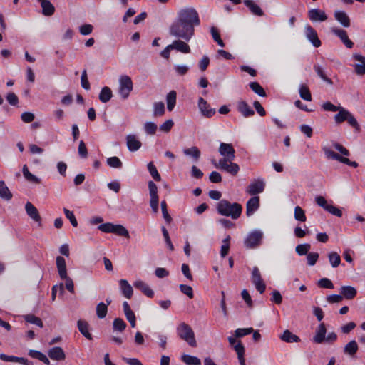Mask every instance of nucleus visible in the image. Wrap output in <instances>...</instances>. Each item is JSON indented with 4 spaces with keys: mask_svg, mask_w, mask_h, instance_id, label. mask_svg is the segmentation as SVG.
Instances as JSON below:
<instances>
[{
    "mask_svg": "<svg viewBox=\"0 0 365 365\" xmlns=\"http://www.w3.org/2000/svg\"><path fill=\"white\" fill-rule=\"evenodd\" d=\"M294 218L300 222H305L307 220L304 210L299 206H296L294 208Z\"/></svg>",
    "mask_w": 365,
    "mask_h": 365,
    "instance_id": "864d4df0",
    "label": "nucleus"
},
{
    "mask_svg": "<svg viewBox=\"0 0 365 365\" xmlns=\"http://www.w3.org/2000/svg\"><path fill=\"white\" fill-rule=\"evenodd\" d=\"M314 71L316 72L317 75L325 83L329 85H332V80L328 76L326 67L324 65H321L318 63H314L313 66Z\"/></svg>",
    "mask_w": 365,
    "mask_h": 365,
    "instance_id": "a211bd4d",
    "label": "nucleus"
},
{
    "mask_svg": "<svg viewBox=\"0 0 365 365\" xmlns=\"http://www.w3.org/2000/svg\"><path fill=\"white\" fill-rule=\"evenodd\" d=\"M185 155L192 157L195 161H197L200 157L201 153L199 148L196 146H192L190 148H187L183 150Z\"/></svg>",
    "mask_w": 365,
    "mask_h": 365,
    "instance_id": "79ce46f5",
    "label": "nucleus"
},
{
    "mask_svg": "<svg viewBox=\"0 0 365 365\" xmlns=\"http://www.w3.org/2000/svg\"><path fill=\"white\" fill-rule=\"evenodd\" d=\"M259 207V197L258 196H254L251 197L246 204V215L250 217L254 214V212Z\"/></svg>",
    "mask_w": 365,
    "mask_h": 365,
    "instance_id": "6ab92c4d",
    "label": "nucleus"
},
{
    "mask_svg": "<svg viewBox=\"0 0 365 365\" xmlns=\"http://www.w3.org/2000/svg\"><path fill=\"white\" fill-rule=\"evenodd\" d=\"M253 329L252 327L250 328H238L235 331V336L237 338H241L246 335H248L252 333Z\"/></svg>",
    "mask_w": 365,
    "mask_h": 365,
    "instance_id": "6e6d98bb",
    "label": "nucleus"
},
{
    "mask_svg": "<svg viewBox=\"0 0 365 365\" xmlns=\"http://www.w3.org/2000/svg\"><path fill=\"white\" fill-rule=\"evenodd\" d=\"M319 254L317 252H309L307 255V264L314 266L319 259Z\"/></svg>",
    "mask_w": 365,
    "mask_h": 365,
    "instance_id": "680f3d73",
    "label": "nucleus"
},
{
    "mask_svg": "<svg viewBox=\"0 0 365 365\" xmlns=\"http://www.w3.org/2000/svg\"><path fill=\"white\" fill-rule=\"evenodd\" d=\"M359 349V346L355 340H351L344 348V353L351 356H354Z\"/></svg>",
    "mask_w": 365,
    "mask_h": 365,
    "instance_id": "f704fd0d",
    "label": "nucleus"
},
{
    "mask_svg": "<svg viewBox=\"0 0 365 365\" xmlns=\"http://www.w3.org/2000/svg\"><path fill=\"white\" fill-rule=\"evenodd\" d=\"M149 194H150V205L153 212L157 213L158 212L159 205V197L158 195V187L155 183L150 180L148 183Z\"/></svg>",
    "mask_w": 365,
    "mask_h": 365,
    "instance_id": "1a4fd4ad",
    "label": "nucleus"
},
{
    "mask_svg": "<svg viewBox=\"0 0 365 365\" xmlns=\"http://www.w3.org/2000/svg\"><path fill=\"white\" fill-rule=\"evenodd\" d=\"M133 83L130 76L127 75L120 76L119 78L118 93L123 100L127 99L133 91Z\"/></svg>",
    "mask_w": 365,
    "mask_h": 365,
    "instance_id": "6e6552de",
    "label": "nucleus"
},
{
    "mask_svg": "<svg viewBox=\"0 0 365 365\" xmlns=\"http://www.w3.org/2000/svg\"><path fill=\"white\" fill-rule=\"evenodd\" d=\"M200 24L199 14L192 7L180 9L169 28V34L176 38L190 41L195 35V27Z\"/></svg>",
    "mask_w": 365,
    "mask_h": 365,
    "instance_id": "f257e3e1",
    "label": "nucleus"
},
{
    "mask_svg": "<svg viewBox=\"0 0 365 365\" xmlns=\"http://www.w3.org/2000/svg\"><path fill=\"white\" fill-rule=\"evenodd\" d=\"M42 8V14L46 16H51L55 12V7L50 1L38 0Z\"/></svg>",
    "mask_w": 365,
    "mask_h": 365,
    "instance_id": "bb28decb",
    "label": "nucleus"
},
{
    "mask_svg": "<svg viewBox=\"0 0 365 365\" xmlns=\"http://www.w3.org/2000/svg\"><path fill=\"white\" fill-rule=\"evenodd\" d=\"M77 326L81 334L87 339L92 340L93 336L89 332V324L85 321L80 319L77 322Z\"/></svg>",
    "mask_w": 365,
    "mask_h": 365,
    "instance_id": "cd10ccee",
    "label": "nucleus"
},
{
    "mask_svg": "<svg viewBox=\"0 0 365 365\" xmlns=\"http://www.w3.org/2000/svg\"><path fill=\"white\" fill-rule=\"evenodd\" d=\"M119 286L121 294L127 299H130L133 296V289L131 285L126 279H120Z\"/></svg>",
    "mask_w": 365,
    "mask_h": 365,
    "instance_id": "393cba45",
    "label": "nucleus"
},
{
    "mask_svg": "<svg viewBox=\"0 0 365 365\" xmlns=\"http://www.w3.org/2000/svg\"><path fill=\"white\" fill-rule=\"evenodd\" d=\"M12 196V193L10 192L5 182L0 180V197L6 200H10Z\"/></svg>",
    "mask_w": 365,
    "mask_h": 365,
    "instance_id": "58836bf2",
    "label": "nucleus"
},
{
    "mask_svg": "<svg viewBox=\"0 0 365 365\" xmlns=\"http://www.w3.org/2000/svg\"><path fill=\"white\" fill-rule=\"evenodd\" d=\"M48 356L53 360L60 361L65 358V354L61 347H53L48 351Z\"/></svg>",
    "mask_w": 365,
    "mask_h": 365,
    "instance_id": "473e14b6",
    "label": "nucleus"
},
{
    "mask_svg": "<svg viewBox=\"0 0 365 365\" xmlns=\"http://www.w3.org/2000/svg\"><path fill=\"white\" fill-rule=\"evenodd\" d=\"M218 151L222 158L218 163L212 161L215 168L233 176L237 175L240 171V166L233 162L235 159V150L233 145L231 143H220Z\"/></svg>",
    "mask_w": 365,
    "mask_h": 365,
    "instance_id": "f03ea898",
    "label": "nucleus"
},
{
    "mask_svg": "<svg viewBox=\"0 0 365 365\" xmlns=\"http://www.w3.org/2000/svg\"><path fill=\"white\" fill-rule=\"evenodd\" d=\"M22 172H23V175H24V178L27 180H29L30 182H36V183L39 182L38 178L29 172L26 165H24L23 166Z\"/></svg>",
    "mask_w": 365,
    "mask_h": 365,
    "instance_id": "3c124183",
    "label": "nucleus"
},
{
    "mask_svg": "<svg viewBox=\"0 0 365 365\" xmlns=\"http://www.w3.org/2000/svg\"><path fill=\"white\" fill-rule=\"evenodd\" d=\"M237 111L245 118H250L255 115V111L245 101H239L236 106Z\"/></svg>",
    "mask_w": 365,
    "mask_h": 365,
    "instance_id": "f3484780",
    "label": "nucleus"
},
{
    "mask_svg": "<svg viewBox=\"0 0 365 365\" xmlns=\"http://www.w3.org/2000/svg\"><path fill=\"white\" fill-rule=\"evenodd\" d=\"M177 93L175 91H170L166 96L167 109L172 111L176 105Z\"/></svg>",
    "mask_w": 365,
    "mask_h": 365,
    "instance_id": "72a5a7b5",
    "label": "nucleus"
},
{
    "mask_svg": "<svg viewBox=\"0 0 365 365\" xmlns=\"http://www.w3.org/2000/svg\"><path fill=\"white\" fill-rule=\"evenodd\" d=\"M112 233H114L119 236H123L126 238L130 237L128 230L121 225H113Z\"/></svg>",
    "mask_w": 365,
    "mask_h": 365,
    "instance_id": "37998d69",
    "label": "nucleus"
},
{
    "mask_svg": "<svg viewBox=\"0 0 365 365\" xmlns=\"http://www.w3.org/2000/svg\"><path fill=\"white\" fill-rule=\"evenodd\" d=\"M174 125L173 120L169 119L160 125V130L164 133H168Z\"/></svg>",
    "mask_w": 365,
    "mask_h": 365,
    "instance_id": "69168bd1",
    "label": "nucleus"
},
{
    "mask_svg": "<svg viewBox=\"0 0 365 365\" xmlns=\"http://www.w3.org/2000/svg\"><path fill=\"white\" fill-rule=\"evenodd\" d=\"M187 41H185L182 39L177 38L173 41L172 46L173 50H176L178 52H181L182 53H190L191 52V49L190 46L187 43Z\"/></svg>",
    "mask_w": 365,
    "mask_h": 365,
    "instance_id": "aec40b11",
    "label": "nucleus"
},
{
    "mask_svg": "<svg viewBox=\"0 0 365 365\" xmlns=\"http://www.w3.org/2000/svg\"><path fill=\"white\" fill-rule=\"evenodd\" d=\"M25 210L27 215L34 221L40 222L41 217L39 215L38 210L34 206V205L27 202L25 205Z\"/></svg>",
    "mask_w": 365,
    "mask_h": 365,
    "instance_id": "c85d7f7f",
    "label": "nucleus"
},
{
    "mask_svg": "<svg viewBox=\"0 0 365 365\" xmlns=\"http://www.w3.org/2000/svg\"><path fill=\"white\" fill-rule=\"evenodd\" d=\"M354 58L361 62V64H355L354 69L355 72L358 75H363L365 73V56H363L360 54H354Z\"/></svg>",
    "mask_w": 365,
    "mask_h": 365,
    "instance_id": "2f4dec72",
    "label": "nucleus"
},
{
    "mask_svg": "<svg viewBox=\"0 0 365 365\" xmlns=\"http://www.w3.org/2000/svg\"><path fill=\"white\" fill-rule=\"evenodd\" d=\"M331 31L333 34L340 38L341 42L345 45L346 48H353L354 43L349 38L347 32L345 30L339 28H332Z\"/></svg>",
    "mask_w": 365,
    "mask_h": 365,
    "instance_id": "2eb2a0df",
    "label": "nucleus"
},
{
    "mask_svg": "<svg viewBox=\"0 0 365 365\" xmlns=\"http://www.w3.org/2000/svg\"><path fill=\"white\" fill-rule=\"evenodd\" d=\"M93 26L91 24H86L80 26L79 31L81 35L86 36L92 33Z\"/></svg>",
    "mask_w": 365,
    "mask_h": 365,
    "instance_id": "774afa93",
    "label": "nucleus"
},
{
    "mask_svg": "<svg viewBox=\"0 0 365 365\" xmlns=\"http://www.w3.org/2000/svg\"><path fill=\"white\" fill-rule=\"evenodd\" d=\"M78 153L81 158H86L88 157V150L83 140H81L79 143Z\"/></svg>",
    "mask_w": 365,
    "mask_h": 365,
    "instance_id": "0e129e2a",
    "label": "nucleus"
},
{
    "mask_svg": "<svg viewBox=\"0 0 365 365\" xmlns=\"http://www.w3.org/2000/svg\"><path fill=\"white\" fill-rule=\"evenodd\" d=\"M216 210L220 215L237 220L242 214V207L237 202L231 203L230 201L223 199L217 202Z\"/></svg>",
    "mask_w": 365,
    "mask_h": 365,
    "instance_id": "20e7f679",
    "label": "nucleus"
},
{
    "mask_svg": "<svg viewBox=\"0 0 365 365\" xmlns=\"http://www.w3.org/2000/svg\"><path fill=\"white\" fill-rule=\"evenodd\" d=\"M112 96L111 89L108 86H104L100 92L98 98L102 103H107L111 99Z\"/></svg>",
    "mask_w": 365,
    "mask_h": 365,
    "instance_id": "c9c22d12",
    "label": "nucleus"
},
{
    "mask_svg": "<svg viewBox=\"0 0 365 365\" xmlns=\"http://www.w3.org/2000/svg\"><path fill=\"white\" fill-rule=\"evenodd\" d=\"M250 88L256 94L261 97H265L267 93L262 86L256 81L250 82L249 83Z\"/></svg>",
    "mask_w": 365,
    "mask_h": 365,
    "instance_id": "ea45409f",
    "label": "nucleus"
},
{
    "mask_svg": "<svg viewBox=\"0 0 365 365\" xmlns=\"http://www.w3.org/2000/svg\"><path fill=\"white\" fill-rule=\"evenodd\" d=\"M338 113L334 115V121L337 124H340L344 121L356 130H359V125L353 114L344 107L340 106Z\"/></svg>",
    "mask_w": 365,
    "mask_h": 365,
    "instance_id": "423d86ee",
    "label": "nucleus"
},
{
    "mask_svg": "<svg viewBox=\"0 0 365 365\" xmlns=\"http://www.w3.org/2000/svg\"><path fill=\"white\" fill-rule=\"evenodd\" d=\"M178 336L182 340L187 342L192 347L197 346V341L195 338V333L191 327L185 322H181L176 329Z\"/></svg>",
    "mask_w": 365,
    "mask_h": 365,
    "instance_id": "39448f33",
    "label": "nucleus"
},
{
    "mask_svg": "<svg viewBox=\"0 0 365 365\" xmlns=\"http://www.w3.org/2000/svg\"><path fill=\"white\" fill-rule=\"evenodd\" d=\"M134 287L140 290L145 296L152 298L154 296V292L151 288L142 280H137L134 282Z\"/></svg>",
    "mask_w": 365,
    "mask_h": 365,
    "instance_id": "a878e982",
    "label": "nucleus"
},
{
    "mask_svg": "<svg viewBox=\"0 0 365 365\" xmlns=\"http://www.w3.org/2000/svg\"><path fill=\"white\" fill-rule=\"evenodd\" d=\"M329 261L332 267H337L341 263L340 255L335 252H331L328 255Z\"/></svg>",
    "mask_w": 365,
    "mask_h": 365,
    "instance_id": "49530a36",
    "label": "nucleus"
},
{
    "mask_svg": "<svg viewBox=\"0 0 365 365\" xmlns=\"http://www.w3.org/2000/svg\"><path fill=\"white\" fill-rule=\"evenodd\" d=\"M281 339L287 343L299 342L300 339L297 335L292 333L289 330H285L281 336Z\"/></svg>",
    "mask_w": 365,
    "mask_h": 365,
    "instance_id": "e433bc0d",
    "label": "nucleus"
},
{
    "mask_svg": "<svg viewBox=\"0 0 365 365\" xmlns=\"http://www.w3.org/2000/svg\"><path fill=\"white\" fill-rule=\"evenodd\" d=\"M245 5L250 9L254 15L262 16L264 15L262 9L256 4L253 0H244Z\"/></svg>",
    "mask_w": 365,
    "mask_h": 365,
    "instance_id": "c756f323",
    "label": "nucleus"
},
{
    "mask_svg": "<svg viewBox=\"0 0 365 365\" xmlns=\"http://www.w3.org/2000/svg\"><path fill=\"white\" fill-rule=\"evenodd\" d=\"M56 267L58 273L61 279H66L65 283H60L59 284L54 285L52 287L51 299L55 300L57 293L58 292L59 297H63L64 294V289L68 290V279H67V269L66 260L62 256H58L56 259Z\"/></svg>",
    "mask_w": 365,
    "mask_h": 365,
    "instance_id": "7ed1b4c3",
    "label": "nucleus"
},
{
    "mask_svg": "<svg viewBox=\"0 0 365 365\" xmlns=\"http://www.w3.org/2000/svg\"><path fill=\"white\" fill-rule=\"evenodd\" d=\"M180 291L185 295H187L190 299H192L194 297L193 289L192 288L186 284H180Z\"/></svg>",
    "mask_w": 365,
    "mask_h": 365,
    "instance_id": "e2e57ef3",
    "label": "nucleus"
},
{
    "mask_svg": "<svg viewBox=\"0 0 365 365\" xmlns=\"http://www.w3.org/2000/svg\"><path fill=\"white\" fill-rule=\"evenodd\" d=\"M0 359L4 361L20 363L24 365H34L32 361H29L26 358L9 356L5 354H0Z\"/></svg>",
    "mask_w": 365,
    "mask_h": 365,
    "instance_id": "5701e85b",
    "label": "nucleus"
},
{
    "mask_svg": "<svg viewBox=\"0 0 365 365\" xmlns=\"http://www.w3.org/2000/svg\"><path fill=\"white\" fill-rule=\"evenodd\" d=\"M24 319L26 322H29L30 324H36V326L42 328L43 327L42 320L38 317H36L34 314H26L24 316Z\"/></svg>",
    "mask_w": 365,
    "mask_h": 365,
    "instance_id": "8fccbe9b",
    "label": "nucleus"
},
{
    "mask_svg": "<svg viewBox=\"0 0 365 365\" xmlns=\"http://www.w3.org/2000/svg\"><path fill=\"white\" fill-rule=\"evenodd\" d=\"M160 206L164 220L167 223L170 224L172 221V217L168 212L166 202L165 200L162 201L160 203Z\"/></svg>",
    "mask_w": 365,
    "mask_h": 365,
    "instance_id": "052dcab7",
    "label": "nucleus"
},
{
    "mask_svg": "<svg viewBox=\"0 0 365 365\" xmlns=\"http://www.w3.org/2000/svg\"><path fill=\"white\" fill-rule=\"evenodd\" d=\"M197 106L201 114L205 118H211L216 113L215 109L210 108L209 103L202 97L198 98Z\"/></svg>",
    "mask_w": 365,
    "mask_h": 365,
    "instance_id": "ddd939ff",
    "label": "nucleus"
},
{
    "mask_svg": "<svg viewBox=\"0 0 365 365\" xmlns=\"http://www.w3.org/2000/svg\"><path fill=\"white\" fill-rule=\"evenodd\" d=\"M327 329L324 323H321L317 328L313 341L316 344H322L325 341Z\"/></svg>",
    "mask_w": 365,
    "mask_h": 365,
    "instance_id": "4be33fe9",
    "label": "nucleus"
},
{
    "mask_svg": "<svg viewBox=\"0 0 365 365\" xmlns=\"http://www.w3.org/2000/svg\"><path fill=\"white\" fill-rule=\"evenodd\" d=\"M305 36L314 47L319 48L321 46L322 43L318 37L316 30L310 25H307L305 26Z\"/></svg>",
    "mask_w": 365,
    "mask_h": 365,
    "instance_id": "4468645a",
    "label": "nucleus"
},
{
    "mask_svg": "<svg viewBox=\"0 0 365 365\" xmlns=\"http://www.w3.org/2000/svg\"><path fill=\"white\" fill-rule=\"evenodd\" d=\"M323 150H324V154L326 155L327 158L338 160L339 162L341 161V160L343 157L327 148H324L323 149Z\"/></svg>",
    "mask_w": 365,
    "mask_h": 365,
    "instance_id": "4d7b16f0",
    "label": "nucleus"
},
{
    "mask_svg": "<svg viewBox=\"0 0 365 365\" xmlns=\"http://www.w3.org/2000/svg\"><path fill=\"white\" fill-rule=\"evenodd\" d=\"M307 15L312 22H323L328 18L324 11L319 9H312L309 10Z\"/></svg>",
    "mask_w": 365,
    "mask_h": 365,
    "instance_id": "dca6fc26",
    "label": "nucleus"
},
{
    "mask_svg": "<svg viewBox=\"0 0 365 365\" xmlns=\"http://www.w3.org/2000/svg\"><path fill=\"white\" fill-rule=\"evenodd\" d=\"M147 168L150 175L155 181L159 182L161 180L160 175L159 174L156 167L155 166L153 162L148 163Z\"/></svg>",
    "mask_w": 365,
    "mask_h": 365,
    "instance_id": "de8ad7c7",
    "label": "nucleus"
},
{
    "mask_svg": "<svg viewBox=\"0 0 365 365\" xmlns=\"http://www.w3.org/2000/svg\"><path fill=\"white\" fill-rule=\"evenodd\" d=\"M126 143L128 149L130 152H135L139 150L142 145V143L138 140V138L135 135H128L126 137Z\"/></svg>",
    "mask_w": 365,
    "mask_h": 365,
    "instance_id": "412c9836",
    "label": "nucleus"
},
{
    "mask_svg": "<svg viewBox=\"0 0 365 365\" xmlns=\"http://www.w3.org/2000/svg\"><path fill=\"white\" fill-rule=\"evenodd\" d=\"M310 249H311L310 244L304 243V244L298 245L295 248V251L299 256H302V255H307L309 253L308 252L309 251Z\"/></svg>",
    "mask_w": 365,
    "mask_h": 365,
    "instance_id": "603ef678",
    "label": "nucleus"
},
{
    "mask_svg": "<svg viewBox=\"0 0 365 365\" xmlns=\"http://www.w3.org/2000/svg\"><path fill=\"white\" fill-rule=\"evenodd\" d=\"M265 187V182L262 179H256L246 188V192L250 195H255L262 192Z\"/></svg>",
    "mask_w": 365,
    "mask_h": 365,
    "instance_id": "f8f14e48",
    "label": "nucleus"
},
{
    "mask_svg": "<svg viewBox=\"0 0 365 365\" xmlns=\"http://www.w3.org/2000/svg\"><path fill=\"white\" fill-rule=\"evenodd\" d=\"M263 236L264 234L261 230H255L248 233L244 240V245L248 249H255L261 245Z\"/></svg>",
    "mask_w": 365,
    "mask_h": 365,
    "instance_id": "0eeeda50",
    "label": "nucleus"
},
{
    "mask_svg": "<svg viewBox=\"0 0 365 365\" xmlns=\"http://www.w3.org/2000/svg\"><path fill=\"white\" fill-rule=\"evenodd\" d=\"M299 93L300 97L307 101H312V95L307 86L302 84L299 86Z\"/></svg>",
    "mask_w": 365,
    "mask_h": 365,
    "instance_id": "c03bdc74",
    "label": "nucleus"
},
{
    "mask_svg": "<svg viewBox=\"0 0 365 365\" xmlns=\"http://www.w3.org/2000/svg\"><path fill=\"white\" fill-rule=\"evenodd\" d=\"M335 19L344 27H349L351 21L347 14L344 11H335L334 14Z\"/></svg>",
    "mask_w": 365,
    "mask_h": 365,
    "instance_id": "b1692460",
    "label": "nucleus"
},
{
    "mask_svg": "<svg viewBox=\"0 0 365 365\" xmlns=\"http://www.w3.org/2000/svg\"><path fill=\"white\" fill-rule=\"evenodd\" d=\"M251 280L256 289L263 294L266 289V284L263 281L259 269L257 267H254L252 271Z\"/></svg>",
    "mask_w": 365,
    "mask_h": 365,
    "instance_id": "9d476101",
    "label": "nucleus"
},
{
    "mask_svg": "<svg viewBox=\"0 0 365 365\" xmlns=\"http://www.w3.org/2000/svg\"><path fill=\"white\" fill-rule=\"evenodd\" d=\"M165 104L163 102H155L153 103V117H160L165 114Z\"/></svg>",
    "mask_w": 365,
    "mask_h": 365,
    "instance_id": "4c0bfd02",
    "label": "nucleus"
},
{
    "mask_svg": "<svg viewBox=\"0 0 365 365\" xmlns=\"http://www.w3.org/2000/svg\"><path fill=\"white\" fill-rule=\"evenodd\" d=\"M96 315L99 319L106 317L108 312V304L104 302H100L96 306Z\"/></svg>",
    "mask_w": 365,
    "mask_h": 365,
    "instance_id": "a18cd8bd",
    "label": "nucleus"
},
{
    "mask_svg": "<svg viewBox=\"0 0 365 365\" xmlns=\"http://www.w3.org/2000/svg\"><path fill=\"white\" fill-rule=\"evenodd\" d=\"M251 280L256 289L263 294L266 289V284L263 281L259 269L257 267H254L252 271Z\"/></svg>",
    "mask_w": 365,
    "mask_h": 365,
    "instance_id": "9b49d317",
    "label": "nucleus"
},
{
    "mask_svg": "<svg viewBox=\"0 0 365 365\" xmlns=\"http://www.w3.org/2000/svg\"><path fill=\"white\" fill-rule=\"evenodd\" d=\"M113 327L114 330L121 332L125 329L126 324L122 319L115 318L113 323Z\"/></svg>",
    "mask_w": 365,
    "mask_h": 365,
    "instance_id": "5fc2aeb1",
    "label": "nucleus"
},
{
    "mask_svg": "<svg viewBox=\"0 0 365 365\" xmlns=\"http://www.w3.org/2000/svg\"><path fill=\"white\" fill-rule=\"evenodd\" d=\"M181 360L187 365H200L201 361L197 356H191L189 354H183L181 356Z\"/></svg>",
    "mask_w": 365,
    "mask_h": 365,
    "instance_id": "a19ab883",
    "label": "nucleus"
},
{
    "mask_svg": "<svg viewBox=\"0 0 365 365\" xmlns=\"http://www.w3.org/2000/svg\"><path fill=\"white\" fill-rule=\"evenodd\" d=\"M341 294L345 299H352L356 296L357 291L351 286H342L341 287Z\"/></svg>",
    "mask_w": 365,
    "mask_h": 365,
    "instance_id": "7c9ffc66",
    "label": "nucleus"
},
{
    "mask_svg": "<svg viewBox=\"0 0 365 365\" xmlns=\"http://www.w3.org/2000/svg\"><path fill=\"white\" fill-rule=\"evenodd\" d=\"M317 285L321 288L324 289H334L332 282L328 278H322L317 282Z\"/></svg>",
    "mask_w": 365,
    "mask_h": 365,
    "instance_id": "13d9d810",
    "label": "nucleus"
},
{
    "mask_svg": "<svg viewBox=\"0 0 365 365\" xmlns=\"http://www.w3.org/2000/svg\"><path fill=\"white\" fill-rule=\"evenodd\" d=\"M322 108L325 111L336 112L339 110L340 106H336L330 101H327L322 105Z\"/></svg>",
    "mask_w": 365,
    "mask_h": 365,
    "instance_id": "338daca9",
    "label": "nucleus"
},
{
    "mask_svg": "<svg viewBox=\"0 0 365 365\" xmlns=\"http://www.w3.org/2000/svg\"><path fill=\"white\" fill-rule=\"evenodd\" d=\"M107 164L108 166L113 168H122L123 163L120 159L116 156L110 157L107 158Z\"/></svg>",
    "mask_w": 365,
    "mask_h": 365,
    "instance_id": "09e8293b",
    "label": "nucleus"
},
{
    "mask_svg": "<svg viewBox=\"0 0 365 365\" xmlns=\"http://www.w3.org/2000/svg\"><path fill=\"white\" fill-rule=\"evenodd\" d=\"M157 128V125L153 122H146L144 125L145 131L148 135L155 134Z\"/></svg>",
    "mask_w": 365,
    "mask_h": 365,
    "instance_id": "bf43d9fd",
    "label": "nucleus"
}]
</instances>
